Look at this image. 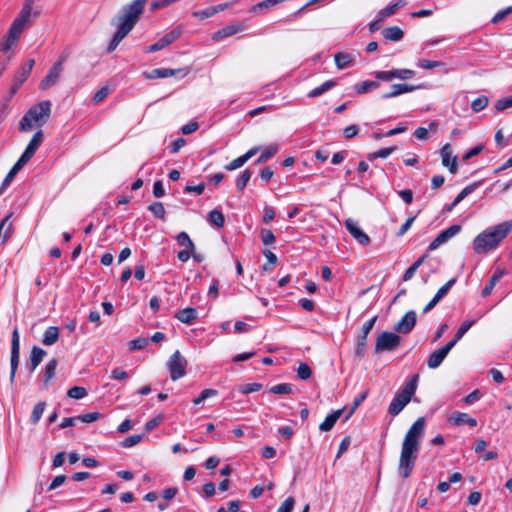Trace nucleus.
I'll use <instances>...</instances> for the list:
<instances>
[{"instance_id":"obj_1","label":"nucleus","mask_w":512,"mask_h":512,"mask_svg":"<svg viewBox=\"0 0 512 512\" xmlns=\"http://www.w3.org/2000/svg\"><path fill=\"white\" fill-rule=\"evenodd\" d=\"M424 430L425 419L420 417L411 425L404 437L398 464V473L404 479L411 475L415 466Z\"/></svg>"},{"instance_id":"obj_2","label":"nucleus","mask_w":512,"mask_h":512,"mask_svg":"<svg viewBox=\"0 0 512 512\" xmlns=\"http://www.w3.org/2000/svg\"><path fill=\"white\" fill-rule=\"evenodd\" d=\"M146 1L147 0H134L131 4L123 7L122 13L117 17L114 23L117 27V31L107 47L108 52L115 50L119 43L134 28L144 10Z\"/></svg>"},{"instance_id":"obj_3","label":"nucleus","mask_w":512,"mask_h":512,"mask_svg":"<svg viewBox=\"0 0 512 512\" xmlns=\"http://www.w3.org/2000/svg\"><path fill=\"white\" fill-rule=\"evenodd\" d=\"M512 231V220L489 227L478 234L473 241V250L477 254L496 249Z\"/></svg>"},{"instance_id":"obj_4","label":"nucleus","mask_w":512,"mask_h":512,"mask_svg":"<svg viewBox=\"0 0 512 512\" xmlns=\"http://www.w3.org/2000/svg\"><path fill=\"white\" fill-rule=\"evenodd\" d=\"M51 114V102L49 100L41 101L31 106L24 114L19 123V129L22 132L30 130L34 125H44Z\"/></svg>"},{"instance_id":"obj_5","label":"nucleus","mask_w":512,"mask_h":512,"mask_svg":"<svg viewBox=\"0 0 512 512\" xmlns=\"http://www.w3.org/2000/svg\"><path fill=\"white\" fill-rule=\"evenodd\" d=\"M419 375H414L406 386L393 397L389 407L388 413L392 416H397L405 406L411 401L412 396L417 389Z\"/></svg>"},{"instance_id":"obj_6","label":"nucleus","mask_w":512,"mask_h":512,"mask_svg":"<svg viewBox=\"0 0 512 512\" xmlns=\"http://www.w3.org/2000/svg\"><path fill=\"white\" fill-rule=\"evenodd\" d=\"M26 25L27 24L16 19L13 20L7 34L0 42V52L7 53L10 49L17 46Z\"/></svg>"},{"instance_id":"obj_7","label":"nucleus","mask_w":512,"mask_h":512,"mask_svg":"<svg viewBox=\"0 0 512 512\" xmlns=\"http://www.w3.org/2000/svg\"><path fill=\"white\" fill-rule=\"evenodd\" d=\"M186 367L187 360L179 350H176L167 361V368L173 381H176L185 376Z\"/></svg>"},{"instance_id":"obj_8","label":"nucleus","mask_w":512,"mask_h":512,"mask_svg":"<svg viewBox=\"0 0 512 512\" xmlns=\"http://www.w3.org/2000/svg\"><path fill=\"white\" fill-rule=\"evenodd\" d=\"M401 343V337L393 332L384 331L378 335L375 344V353L395 350Z\"/></svg>"},{"instance_id":"obj_9","label":"nucleus","mask_w":512,"mask_h":512,"mask_svg":"<svg viewBox=\"0 0 512 512\" xmlns=\"http://www.w3.org/2000/svg\"><path fill=\"white\" fill-rule=\"evenodd\" d=\"M184 28L179 25L162 36L157 42L145 48L146 53H153L164 49L165 47L172 44L174 41L179 39L183 34Z\"/></svg>"},{"instance_id":"obj_10","label":"nucleus","mask_w":512,"mask_h":512,"mask_svg":"<svg viewBox=\"0 0 512 512\" xmlns=\"http://www.w3.org/2000/svg\"><path fill=\"white\" fill-rule=\"evenodd\" d=\"M20 361V336L18 328L16 327L12 332L11 339V358H10V382L13 383Z\"/></svg>"},{"instance_id":"obj_11","label":"nucleus","mask_w":512,"mask_h":512,"mask_svg":"<svg viewBox=\"0 0 512 512\" xmlns=\"http://www.w3.org/2000/svg\"><path fill=\"white\" fill-rule=\"evenodd\" d=\"M461 231V226L458 224L452 225L447 229L441 231L436 238L429 244L428 251H434L441 245L448 242L452 237Z\"/></svg>"},{"instance_id":"obj_12","label":"nucleus","mask_w":512,"mask_h":512,"mask_svg":"<svg viewBox=\"0 0 512 512\" xmlns=\"http://www.w3.org/2000/svg\"><path fill=\"white\" fill-rule=\"evenodd\" d=\"M189 73L186 68L171 69V68H155L150 72H145L144 75L147 79L167 78L172 76L185 77Z\"/></svg>"},{"instance_id":"obj_13","label":"nucleus","mask_w":512,"mask_h":512,"mask_svg":"<svg viewBox=\"0 0 512 512\" xmlns=\"http://www.w3.org/2000/svg\"><path fill=\"white\" fill-rule=\"evenodd\" d=\"M344 224L346 229L359 244L363 246L370 244V237L359 227L358 223L355 220L351 218L346 219Z\"/></svg>"},{"instance_id":"obj_14","label":"nucleus","mask_w":512,"mask_h":512,"mask_svg":"<svg viewBox=\"0 0 512 512\" xmlns=\"http://www.w3.org/2000/svg\"><path fill=\"white\" fill-rule=\"evenodd\" d=\"M417 315L414 310L408 311L401 320L395 324L394 330L398 333L408 334L416 325Z\"/></svg>"},{"instance_id":"obj_15","label":"nucleus","mask_w":512,"mask_h":512,"mask_svg":"<svg viewBox=\"0 0 512 512\" xmlns=\"http://www.w3.org/2000/svg\"><path fill=\"white\" fill-rule=\"evenodd\" d=\"M62 71L63 67H61V62L54 63L53 66L49 69L47 75L41 81L40 89L46 90L54 86L58 82Z\"/></svg>"},{"instance_id":"obj_16","label":"nucleus","mask_w":512,"mask_h":512,"mask_svg":"<svg viewBox=\"0 0 512 512\" xmlns=\"http://www.w3.org/2000/svg\"><path fill=\"white\" fill-rule=\"evenodd\" d=\"M43 141V132L42 130L37 131L30 142L28 143L26 149L22 153L19 159H21L22 163H27L35 154L38 147L41 145Z\"/></svg>"},{"instance_id":"obj_17","label":"nucleus","mask_w":512,"mask_h":512,"mask_svg":"<svg viewBox=\"0 0 512 512\" xmlns=\"http://www.w3.org/2000/svg\"><path fill=\"white\" fill-rule=\"evenodd\" d=\"M376 320H377V316H374L371 319H369L367 322L364 323V325L362 327L361 334L358 336V340H357V348H356L357 356L364 355L367 336L370 333V331L372 330V328L374 327Z\"/></svg>"},{"instance_id":"obj_18","label":"nucleus","mask_w":512,"mask_h":512,"mask_svg":"<svg viewBox=\"0 0 512 512\" xmlns=\"http://www.w3.org/2000/svg\"><path fill=\"white\" fill-rule=\"evenodd\" d=\"M424 87H425L424 84H419V85L393 84L391 86V91L388 92V93L383 94L382 98L383 99H389V98L397 97V96H399L401 94L412 92V91H414L416 89H421V88H424Z\"/></svg>"},{"instance_id":"obj_19","label":"nucleus","mask_w":512,"mask_h":512,"mask_svg":"<svg viewBox=\"0 0 512 512\" xmlns=\"http://www.w3.org/2000/svg\"><path fill=\"white\" fill-rule=\"evenodd\" d=\"M449 422L453 423L456 426L468 425L470 427L477 426V420L472 418L467 413L456 412L449 417Z\"/></svg>"},{"instance_id":"obj_20","label":"nucleus","mask_w":512,"mask_h":512,"mask_svg":"<svg viewBox=\"0 0 512 512\" xmlns=\"http://www.w3.org/2000/svg\"><path fill=\"white\" fill-rule=\"evenodd\" d=\"M46 356V351L40 347L34 346L31 350L30 359L27 363V367L30 373H33L38 365L42 362Z\"/></svg>"},{"instance_id":"obj_21","label":"nucleus","mask_w":512,"mask_h":512,"mask_svg":"<svg viewBox=\"0 0 512 512\" xmlns=\"http://www.w3.org/2000/svg\"><path fill=\"white\" fill-rule=\"evenodd\" d=\"M241 30H242V26L239 23L227 25L224 28L216 31L213 34L212 39L214 41H219V40H222V39H224L226 37L233 36V35H235L236 33H238Z\"/></svg>"},{"instance_id":"obj_22","label":"nucleus","mask_w":512,"mask_h":512,"mask_svg":"<svg viewBox=\"0 0 512 512\" xmlns=\"http://www.w3.org/2000/svg\"><path fill=\"white\" fill-rule=\"evenodd\" d=\"M197 310L192 307L184 308L175 314V318L185 324H192L197 318Z\"/></svg>"},{"instance_id":"obj_23","label":"nucleus","mask_w":512,"mask_h":512,"mask_svg":"<svg viewBox=\"0 0 512 512\" xmlns=\"http://www.w3.org/2000/svg\"><path fill=\"white\" fill-rule=\"evenodd\" d=\"M335 64L338 69L343 70L352 65L355 58L352 54L347 52H339L334 55Z\"/></svg>"},{"instance_id":"obj_24","label":"nucleus","mask_w":512,"mask_h":512,"mask_svg":"<svg viewBox=\"0 0 512 512\" xmlns=\"http://www.w3.org/2000/svg\"><path fill=\"white\" fill-rule=\"evenodd\" d=\"M342 413L343 409H339L327 415L325 420L320 424L319 429L321 431H330L334 427L337 420L341 417Z\"/></svg>"},{"instance_id":"obj_25","label":"nucleus","mask_w":512,"mask_h":512,"mask_svg":"<svg viewBox=\"0 0 512 512\" xmlns=\"http://www.w3.org/2000/svg\"><path fill=\"white\" fill-rule=\"evenodd\" d=\"M337 85V82L335 80H327L323 84H321L318 87H315L314 89L310 90L307 94L309 98H316L324 94L325 92L331 90Z\"/></svg>"},{"instance_id":"obj_26","label":"nucleus","mask_w":512,"mask_h":512,"mask_svg":"<svg viewBox=\"0 0 512 512\" xmlns=\"http://www.w3.org/2000/svg\"><path fill=\"white\" fill-rule=\"evenodd\" d=\"M58 339H59L58 327L50 326L45 330V332L43 334L42 343L45 346H51V345L55 344L58 341Z\"/></svg>"},{"instance_id":"obj_27","label":"nucleus","mask_w":512,"mask_h":512,"mask_svg":"<svg viewBox=\"0 0 512 512\" xmlns=\"http://www.w3.org/2000/svg\"><path fill=\"white\" fill-rule=\"evenodd\" d=\"M58 362L55 358H52L45 366L43 371V378L42 382L44 386H47L48 383L53 379L55 376V371L57 368Z\"/></svg>"},{"instance_id":"obj_28","label":"nucleus","mask_w":512,"mask_h":512,"mask_svg":"<svg viewBox=\"0 0 512 512\" xmlns=\"http://www.w3.org/2000/svg\"><path fill=\"white\" fill-rule=\"evenodd\" d=\"M446 356L447 354L441 348L434 351L427 360L428 367L430 369L438 368L442 364Z\"/></svg>"},{"instance_id":"obj_29","label":"nucleus","mask_w":512,"mask_h":512,"mask_svg":"<svg viewBox=\"0 0 512 512\" xmlns=\"http://www.w3.org/2000/svg\"><path fill=\"white\" fill-rule=\"evenodd\" d=\"M382 35L386 40L400 41L404 37V32L398 26H392V27L383 29Z\"/></svg>"},{"instance_id":"obj_30","label":"nucleus","mask_w":512,"mask_h":512,"mask_svg":"<svg viewBox=\"0 0 512 512\" xmlns=\"http://www.w3.org/2000/svg\"><path fill=\"white\" fill-rule=\"evenodd\" d=\"M380 86L378 81L366 80L355 84L354 91L358 94H365L372 90L377 89Z\"/></svg>"},{"instance_id":"obj_31","label":"nucleus","mask_w":512,"mask_h":512,"mask_svg":"<svg viewBox=\"0 0 512 512\" xmlns=\"http://www.w3.org/2000/svg\"><path fill=\"white\" fill-rule=\"evenodd\" d=\"M33 4L34 0H25L19 15L15 19L27 24L32 13Z\"/></svg>"},{"instance_id":"obj_32","label":"nucleus","mask_w":512,"mask_h":512,"mask_svg":"<svg viewBox=\"0 0 512 512\" xmlns=\"http://www.w3.org/2000/svg\"><path fill=\"white\" fill-rule=\"evenodd\" d=\"M502 276H503V272L502 271L499 270V271H495L494 272V274L489 279L487 285L482 290L481 294H482L483 297H487V296H489L491 294L493 288L499 282V280L502 278Z\"/></svg>"},{"instance_id":"obj_33","label":"nucleus","mask_w":512,"mask_h":512,"mask_svg":"<svg viewBox=\"0 0 512 512\" xmlns=\"http://www.w3.org/2000/svg\"><path fill=\"white\" fill-rule=\"evenodd\" d=\"M29 76L27 74H24V72H22L21 70H19L14 78H13V84L10 88V97H13L18 89L21 87V85L27 80Z\"/></svg>"},{"instance_id":"obj_34","label":"nucleus","mask_w":512,"mask_h":512,"mask_svg":"<svg viewBox=\"0 0 512 512\" xmlns=\"http://www.w3.org/2000/svg\"><path fill=\"white\" fill-rule=\"evenodd\" d=\"M207 220L210 224L215 225L218 228L223 227L225 223V217L223 213L217 209L209 212Z\"/></svg>"},{"instance_id":"obj_35","label":"nucleus","mask_w":512,"mask_h":512,"mask_svg":"<svg viewBox=\"0 0 512 512\" xmlns=\"http://www.w3.org/2000/svg\"><path fill=\"white\" fill-rule=\"evenodd\" d=\"M396 150V147L395 146H392V147H385V148H381L375 152H372V153H369L367 158L368 160L370 161H373L377 158H387L388 156H390L394 151Z\"/></svg>"},{"instance_id":"obj_36","label":"nucleus","mask_w":512,"mask_h":512,"mask_svg":"<svg viewBox=\"0 0 512 512\" xmlns=\"http://www.w3.org/2000/svg\"><path fill=\"white\" fill-rule=\"evenodd\" d=\"M26 163H22L21 159H18L17 162L13 165V167L10 169L8 174L3 180V186H9L14 179L15 175L19 172V170L25 165Z\"/></svg>"},{"instance_id":"obj_37","label":"nucleus","mask_w":512,"mask_h":512,"mask_svg":"<svg viewBox=\"0 0 512 512\" xmlns=\"http://www.w3.org/2000/svg\"><path fill=\"white\" fill-rule=\"evenodd\" d=\"M45 408H46V403L44 401L38 402L34 406L32 414H31V418H30V422L32 424L38 423V421L40 420V418L42 417V415L44 413Z\"/></svg>"},{"instance_id":"obj_38","label":"nucleus","mask_w":512,"mask_h":512,"mask_svg":"<svg viewBox=\"0 0 512 512\" xmlns=\"http://www.w3.org/2000/svg\"><path fill=\"white\" fill-rule=\"evenodd\" d=\"M252 171L250 169H245L241 175L236 179V187L238 191H243L246 187L247 183L251 179Z\"/></svg>"},{"instance_id":"obj_39","label":"nucleus","mask_w":512,"mask_h":512,"mask_svg":"<svg viewBox=\"0 0 512 512\" xmlns=\"http://www.w3.org/2000/svg\"><path fill=\"white\" fill-rule=\"evenodd\" d=\"M148 210L156 217V218H159V219H164L165 218V208H164V205L163 203L161 202H153L151 203L149 206H148Z\"/></svg>"},{"instance_id":"obj_40","label":"nucleus","mask_w":512,"mask_h":512,"mask_svg":"<svg viewBox=\"0 0 512 512\" xmlns=\"http://www.w3.org/2000/svg\"><path fill=\"white\" fill-rule=\"evenodd\" d=\"M292 385L289 383H280L277 385L272 386L269 389L270 393L273 394H290L292 393Z\"/></svg>"},{"instance_id":"obj_41","label":"nucleus","mask_w":512,"mask_h":512,"mask_svg":"<svg viewBox=\"0 0 512 512\" xmlns=\"http://www.w3.org/2000/svg\"><path fill=\"white\" fill-rule=\"evenodd\" d=\"M177 242L180 246L188 249H195V245L189 235L186 232H180L177 237Z\"/></svg>"},{"instance_id":"obj_42","label":"nucleus","mask_w":512,"mask_h":512,"mask_svg":"<svg viewBox=\"0 0 512 512\" xmlns=\"http://www.w3.org/2000/svg\"><path fill=\"white\" fill-rule=\"evenodd\" d=\"M452 146L449 143H446L440 151L441 158H442V164L443 166H449V163L451 162L452 157Z\"/></svg>"},{"instance_id":"obj_43","label":"nucleus","mask_w":512,"mask_h":512,"mask_svg":"<svg viewBox=\"0 0 512 512\" xmlns=\"http://www.w3.org/2000/svg\"><path fill=\"white\" fill-rule=\"evenodd\" d=\"M87 395V390L84 387L73 386L67 391V396L73 399H82Z\"/></svg>"},{"instance_id":"obj_44","label":"nucleus","mask_w":512,"mask_h":512,"mask_svg":"<svg viewBox=\"0 0 512 512\" xmlns=\"http://www.w3.org/2000/svg\"><path fill=\"white\" fill-rule=\"evenodd\" d=\"M488 98L486 96H479L471 103V108L474 112H480L488 105Z\"/></svg>"},{"instance_id":"obj_45","label":"nucleus","mask_w":512,"mask_h":512,"mask_svg":"<svg viewBox=\"0 0 512 512\" xmlns=\"http://www.w3.org/2000/svg\"><path fill=\"white\" fill-rule=\"evenodd\" d=\"M455 282H456L455 278L450 279L447 283H445L442 287L439 288V290L437 291V293L435 294L434 297L438 301L442 300L448 294L449 290L455 284Z\"/></svg>"},{"instance_id":"obj_46","label":"nucleus","mask_w":512,"mask_h":512,"mask_svg":"<svg viewBox=\"0 0 512 512\" xmlns=\"http://www.w3.org/2000/svg\"><path fill=\"white\" fill-rule=\"evenodd\" d=\"M217 393L218 392L215 389H211V388L204 389L197 398L193 399V404L199 405L204 400H206L210 397L216 396Z\"/></svg>"},{"instance_id":"obj_47","label":"nucleus","mask_w":512,"mask_h":512,"mask_svg":"<svg viewBox=\"0 0 512 512\" xmlns=\"http://www.w3.org/2000/svg\"><path fill=\"white\" fill-rule=\"evenodd\" d=\"M475 322V320L464 321L454 336L456 340H460L468 332V330L475 324Z\"/></svg>"},{"instance_id":"obj_48","label":"nucleus","mask_w":512,"mask_h":512,"mask_svg":"<svg viewBox=\"0 0 512 512\" xmlns=\"http://www.w3.org/2000/svg\"><path fill=\"white\" fill-rule=\"evenodd\" d=\"M377 80L389 82L396 78L395 69L389 71H377L374 73Z\"/></svg>"},{"instance_id":"obj_49","label":"nucleus","mask_w":512,"mask_h":512,"mask_svg":"<svg viewBox=\"0 0 512 512\" xmlns=\"http://www.w3.org/2000/svg\"><path fill=\"white\" fill-rule=\"evenodd\" d=\"M297 374L301 380H307L311 377L312 370L308 364L301 363L298 367Z\"/></svg>"},{"instance_id":"obj_50","label":"nucleus","mask_w":512,"mask_h":512,"mask_svg":"<svg viewBox=\"0 0 512 512\" xmlns=\"http://www.w3.org/2000/svg\"><path fill=\"white\" fill-rule=\"evenodd\" d=\"M441 61L421 59L417 62V66L423 69H433L442 66Z\"/></svg>"},{"instance_id":"obj_51","label":"nucleus","mask_w":512,"mask_h":512,"mask_svg":"<svg viewBox=\"0 0 512 512\" xmlns=\"http://www.w3.org/2000/svg\"><path fill=\"white\" fill-rule=\"evenodd\" d=\"M148 344V339L137 338L129 342V349L131 351L144 349Z\"/></svg>"},{"instance_id":"obj_52","label":"nucleus","mask_w":512,"mask_h":512,"mask_svg":"<svg viewBox=\"0 0 512 512\" xmlns=\"http://www.w3.org/2000/svg\"><path fill=\"white\" fill-rule=\"evenodd\" d=\"M397 79L408 80L415 76V71L411 69H395Z\"/></svg>"},{"instance_id":"obj_53","label":"nucleus","mask_w":512,"mask_h":512,"mask_svg":"<svg viewBox=\"0 0 512 512\" xmlns=\"http://www.w3.org/2000/svg\"><path fill=\"white\" fill-rule=\"evenodd\" d=\"M368 396V390L360 393L358 396L355 397L354 401H353V406L347 416L350 417L354 412L355 410L360 406V404L367 398Z\"/></svg>"},{"instance_id":"obj_54","label":"nucleus","mask_w":512,"mask_h":512,"mask_svg":"<svg viewBox=\"0 0 512 512\" xmlns=\"http://www.w3.org/2000/svg\"><path fill=\"white\" fill-rule=\"evenodd\" d=\"M279 150V145L274 143L269 146H267L263 152L260 154L262 155L267 161L272 158Z\"/></svg>"},{"instance_id":"obj_55","label":"nucleus","mask_w":512,"mask_h":512,"mask_svg":"<svg viewBox=\"0 0 512 512\" xmlns=\"http://www.w3.org/2000/svg\"><path fill=\"white\" fill-rule=\"evenodd\" d=\"M510 107H512V95L506 98L499 99L495 104V108L497 111H503Z\"/></svg>"},{"instance_id":"obj_56","label":"nucleus","mask_w":512,"mask_h":512,"mask_svg":"<svg viewBox=\"0 0 512 512\" xmlns=\"http://www.w3.org/2000/svg\"><path fill=\"white\" fill-rule=\"evenodd\" d=\"M261 240L264 245H270L275 242V236L271 230L262 229L261 230Z\"/></svg>"},{"instance_id":"obj_57","label":"nucleus","mask_w":512,"mask_h":512,"mask_svg":"<svg viewBox=\"0 0 512 512\" xmlns=\"http://www.w3.org/2000/svg\"><path fill=\"white\" fill-rule=\"evenodd\" d=\"M141 439H142L141 435L128 436L127 438H125L122 441V446L125 448L133 447V446L137 445L141 441Z\"/></svg>"},{"instance_id":"obj_58","label":"nucleus","mask_w":512,"mask_h":512,"mask_svg":"<svg viewBox=\"0 0 512 512\" xmlns=\"http://www.w3.org/2000/svg\"><path fill=\"white\" fill-rule=\"evenodd\" d=\"M295 505L293 497H288L277 509V512H292Z\"/></svg>"},{"instance_id":"obj_59","label":"nucleus","mask_w":512,"mask_h":512,"mask_svg":"<svg viewBox=\"0 0 512 512\" xmlns=\"http://www.w3.org/2000/svg\"><path fill=\"white\" fill-rule=\"evenodd\" d=\"M512 13V6H509L503 10L498 11L492 18V23L497 24L501 22L507 15Z\"/></svg>"},{"instance_id":"obj_60","label":"nucleus","mask_w":512,"mask_h":512,"mask_svg":"<svg viewBox=\"0 0 512 512\" xmlns=\"http://www.w3.org/2000/svg\"><path fill=\"white\" fill-rule=\"evenodd\" d=\"M164 419V416L163 415H157L156 417L150 419L149 421L146 422L145 424V430L147 432H150L152 431L154 428H156Z\"/></svg>"},{"instance_id":"obj_61","label":"nucleus","mask_w":512,"mask_h":512,"mask_svg":"<svg viewBox=\"0 0 512 512\" xmlns=\"http://www.w3.org/2000/svg\"><path fill=\"white\" fill-rule=\"evenodd\" d=\"M109 93H110L109 87L104 86L95 93V95L93 96V101L95 103H99V102L103 101L109 95Z\"/></svg>"},{"instance_id":"obj_62","label":"nucleus","mask_w":512,"mask_h":512,"mask_svg":"<svg viewBox=\"0 0 512 512\" xmlns=\"http://www.w3.org/2000/svg\"><path fill=\"white\" fill-rule=\"evenodd\" d=\"M192 15L194 17H196V18H199V19L203 20V19L212 17L215 14H214L213 8L212 7H208V8L203 9V10L194 11L192 13Z\"/></svg>"},{"instance_id":"obj_63","label":"nucleus","mask_w":512,"mask_h":512,"mask_svg":"<svg viewBox=\"0 0 512 512\" xmlns=\"http://www.w3.org/2000/svg\"><path fill=\"white\" fill-rule=\"evenodd\" d=\"M262 385L260 383H249L241 386L240 391L243 394H249L261 389Z\"/></svg>"},{"instance_id":"obj_64","label":"nucleus","mask_w":512,"mask_h":512,"mask_svg":"<svg viewBox=\"0 0 512 512\" xmlns=\"http://www.w3.org/2000/svg\"><path fill=\"white\" fill-rule=\"evenodd\" d=\"M259 148L253 147L249 149L245 154L239 156L237 159L240 162V164L243 166L248 160H250L257 152Z\"/></svg>"}]
</instances>
